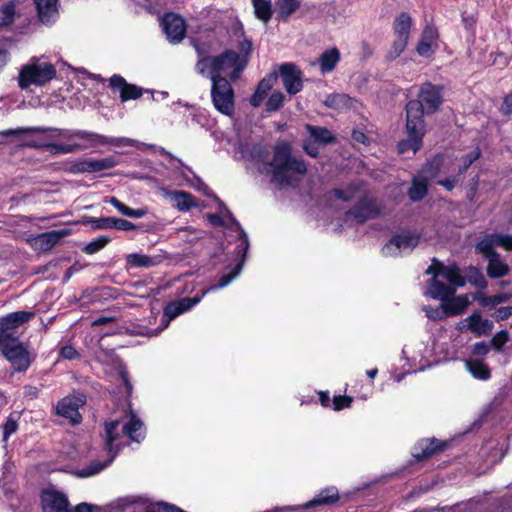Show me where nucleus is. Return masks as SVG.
I'll return each mask as SVG.
<instances>
[{"instance_id": "f257e3e1", "label": "nucleus", "mask_w": 512, "mask_h": 512, "mask_svg": "<svg viewBox=\"0 0 512 512\" xmlns=\"http://www.w3.org/2000/svg\"><path fill=\"white\" fill-rule=\"evenodd\" d=\"M52 133L51 138L59 139H80L85 141L84 144L80 143H46L43 145L45 150L49 151L52 155L58 154H70L75 153L82 149L93 148L97 145H112V146H133L134 140L130 138H110L105 135H101L95 132H90L80 129H61L56 127H22L17 129H9L1 132L3 136H13L19 134H40V133Z\"/></svg>"}, {"instance_id": "f03ea898", "label": "nucleus", "mask_w": 512, "mask_h": 512, "mask_svg": "<svg viewBox=\"0 0 512 512\" xmlns=\"http://www.w3.org/2000/svg\"><path fill=\"white\" fill-rule=\"evenodd\" d=\"M120 420L107 421L104 424V447L109 453L110 458L104 462H93L89 466L75 471V475L79 478H86L98 474L106 468L116 457L121 448L119 439L121 433L127 435L132 441L140 442L145 437V428L143 422L131 412V418L124 423L119 430Z\"/></svg>"}, {"instance_id": "7ed1b4c3", "label": "nucleus", "mask_w": 512, "mask_h": 512, "mask_svg": "<svg viewBox=\"0 0 512 512\" xmlns=\"http://www.w3.org/2000/svg\"><path fill=\"white\" fill-rule=\"evenodd\" d=\"M269 166L272 168V181L280 186L296 185L307 172L304 161L292 156L291 146L285 141L276 143Z\"/></svg>"}, {"instance_id": "20e7f679", "label": "nucleus", "mask_w": 512, "mask_h": 512, "mask_svg": "<svg viewBox=\"0 0 512 512\" xmlns=\"http://www.w3.org/2000/svg\"><path fill=\"white\" fill-rule=\"evenodd\" d=\"M248 59L240 56L234 50L227 49L221 54L212 58L198 59L195 64V71L210 80L214 78H225L222 74L228 75V80L236 81L246 68Z\"/></svg>"}, {"instance_id": "39448f33", "label": "nucleus", "mask_w": 512, "mask_h": 512, "mask_svg": "<svg viewBox=\"0 0 512 512\" xmlns=\"http://www.w3.org/2000/svg\"><path fill=\"white\" fill-rule=\"evenodd\" d=\"M443 103L442 87L430 82L419 89L417 99L410 100L405 107L406 118L426 125L424 115L435 113Z\"/></svg>"}, {"instance_id": "423d86ee", "label": "nucleus", "mask_w": 512, "mask_h": 512, "mask_svg": "<svg viewBox=\"0 0 512 512\" xmlns=\"http://www.w3.org/2000/svg\"><path fill=\"white\" fill-rule=\"evenodd\" d=\"M0 350L11 364L14 372H25L32 364L34 357L23 346L17 336L2 335Z\"/></svg>"}, {"instance_id": "0eeeda50", "label": "nucleus", "mask_w": 512, "mask_h": 512, "mask_svg": "<svg viewBox=\"0 0 512 512\" xmlns=\"http://www.w3.org/2000/svg\"><path fill=\"white\" fill-rule=\"evenodd\" d=\"M56 69L51 63L32 62L24 65L18 75V86L27 89L31 85L44 86L56 77Z\"/></svg>"}, {"instance_id": "6e6552de", "label": "nucleus", "mask_w": 512, "mask_h": 512, "mask_svg": "<svg viewBox=\"0 0 512 512\" xmlns=\"http://www.w3.org/2000/svg\"><path fill=\"white\" fill-rule=\"evenodd\" d=\"M211 82V100L215 109L225 116H232L235 112V94L231 80L217 77Z\"/></svg>"}, {"instance_id": "1a4fd4ad", "label": "nucleus", "mask_w": 512, "mask_h": 512, "mask_svg": "<svg viewBox=\"0 0 512 512\" xmlns=\"http://www.w3.org/2000/svg\"><path fill=\"white\" fill-rule=\"evenodd\" d=\"M230 218H231L232 223L235 225L236 229L240 233L239 244L237 245V250H238V253H242V260L231 270L230 273L222 275L219 278L218 283L216 285H213L210 288H208L206 290L207 292L226 287L227 285H229L232 282L233 279H235L240 274V272L242 270L243 262L246 257V253L249 249V240H248L247 234L241 227L240 223L232 215H230Z\"/></svg>"}, {"instance_id": "9d476101", "label": "nucleus", "mask_w": 512, "mask_h": 512, "mask_svg": "<svg viewBox=\"0 0 512 512\" xmlns=\"http://www.w3.org/2000/svg\"><path fill=\"white\" fill-rule=\"evenodd\" d=\"M420 241L416 233L404 232L394 235L382 248L385 256H398L402 252H411Z\"/></svg>"}, {"instance_id": "9b49d317", "label": "nucleus", "mask_w": 512, "mask_h": 512, "mask_svg": "<svg viewBox=\"0 0 512 512\" xmlns=\"http://www.w3.org/2000/svg\"><path fill=\"white\" fill-rule=\"evenodd\" d=\"M405 132L407 139L401 140L397 145V150L400 154L406 153L409 150L415 154L422 146V140L426 132V125L418 124L406 118Z\"/></svg>"}, {"instance_id": "f8f14e48", "label": "nucleus", "mask_w": 512, "mask_h": 512, "mask_svg": "<svg viewBox=\"0 0 512 512\" xmlns=\"http://www.w3.org/2000/svg\"><path fill=\"white\" fill-rule=\"evenodd\" d=\"M86 400V395L83 393L65 397L58 402L56 412L58 415L69 419L72 424H78L82 419L79 407L83 406Z\"/></svg>"}, {"instance_id": "ddd939ff", "label": "nucleus", "mask_w": 512, "mask_h": 512, "mask_svg": "<svg viewBox=\"0 0 512 512\" xmlns=\"http://www.w3.org/2000/svg\"><path fill=\"white\" fill-rule=\"evenodd\" d=\"M280 76L286 92L290 95L299 93L303 88V73L294 63H283L279 66Z\"/></svg>"}, {"instance_id": "4468645a", "label": "nucleus", "mask_w": 512, "mask_h": 512, "mask_svg": "<svg viewBox=\"0 0 512 512\" xmlns=\"http://www.w3.org/2000/svg\"><path fill=\"white\" fill-rule=\"evenodd\" d=\"M118 161L113 156L101 159L86 158L72 163L70 172L72 173H96L115 167Z\"/></svg>"}, {"instance_id": "2eb2a0df", "label": "nucleus", "mask_w": 512, "mask_h": 512, "mask_svg": "<svg viewBox=\"0 0 512 512\" xmlns=\"http://www.w3.org/2000/svg\"><path fill=\"white\" fill-rule=\"evenodd\" d=\"M109 86L114 92H119L121 102L135 100L143 95L144 89L128 83L124 77L114 74L109 79Z\"/></svg>"}, {"instance_id": "dca6fc26", "label": "nucleus", "mask_w": 512, "mask_h": 512, "mask_svg": "<svg viewBox=\"0 0 512 512\" xmlns=\"http://www.w3.org/2000/svg\"><path fill=\"white\" fill-rule=\"evenodd\" d=\"M163 30L172 43H179L186 34L184 19L175 13H166L162 19Z\"/></svg>"}, {"instance_id": "f3484780", "label": "nucleus", "mask_w": 512, "mask_h": 512, "mask_svg": "<svg viewBox=\"0 0 512 512\" xmlns=\"http://www.w3.org/2000/svg\"><path fill=\"white\" fill-rule=\"evenodd\" d=\"M379 213L376 203L368 197H363L347 211V216L354 218L358 223H364L376 218Z\"/></svg>"}, {"instance_id": "a211bd4d", "label": "nucleus", "mask_w": 512, "mask_h": 512, "mask_svg": "<svg viewBox=\"0 0 512 512\" xmlns=\"http://www.w3.org/2000/svg\"><path fill=\"white\" fill-rule=\"evenodd\" d=\"M43 512H68L69 501L67 496L59 491L45 490L41 495Z\"/></svg>"}, {"instance_id": "6ab92c4d", "label": "nucleus", "mask_w": 512, "mask_h": 512, "mask_svg": "<svg viewBox=\"0 0 512 512\" xmlns=\"http://www.w3.org/2000/svg\"><path fill=\"white\" fill-rule=\"evenodd\" d=\"M445 446V443L440 442L435 438L422 439L413 448L412 455L418 461L424 460L431 457L435 453L442 451Z\"/></svg>"}, {"instance_id": "aec40b11", "label": "nucleus", "mask_w": 512, "mask_h": 512, "mask_svg": "<svg viewBox=\"0 0 512 512\" xmlns=\"http://www.w3.org/2000/svg\"><path fill=\"white\" fill-rule=\"evenodd\" d=\"M164 260L162 255L149 256L141 253H131L126 256V263L131 268H151L160 265Z\"/></svg>"}, {"instance_id": "412c9836", "label": "nucleus", "mask_w": 512, "mask_h": 512, "mask_svg": "<svg viewBox=\"0 0 512 512\" xmlns=\"http://www.w3.org/2000/svg\"><path fill=\"white\" fill-rule=\"evenodd\" d=\"M39 20L43 24H49L57 18L58 3L55 0H34Z\"/></svg>"}, {"instance_id": "4be33fe9", "label": "nucleus", "mask_w": 512, "mask_h": 512, "mask_svg": "<svg viewBox=\"0 0 512 512\" xmlns=\"http://www.w3.org/2000/svg\"><path fill=\"white\" fill-rule=\"evenodd\" d=\"M428 290L426 294L433 298L443 301H446L447 298L451 297L455 293V288L447 285L435 277H432L427 281Z\"/></svg>"}, {"instance_id": "5701e85b", "label": "nucleus", "mask_w": 512, "mask_h": 512, "mask_svg": "<svg viewBox=\"0 0 512 512\" xmlns=\"http://www.w3.org/2000/svg\"><path fill=\"white\" fill-rule=\"evenodd\" d=\"M68 229L52 230L49 232L38 235L35 239V243L39 249L48 251L52 249L59 241L69 235Z\"/></svg>"}, {"instance_id": "b1692460", "label": "nucleus", "mask_w": 512, "mask_h": 512, "mask_svg": "<svg viewBox=\"0 0 512 512\" xmlns=\"http://www.w3.org/2000/svg\"><path fill=\"white\" fill-rule=\"evenodd\" d=\"M469 304L470 301L467 295H459L447 298L446 301H443L441 308L444 309L446 316H456L462 314Z\"/></svg>"}, {"instance_id": "393cba45", "label": "nucleus", "mask_w": 512, "mask_h": 512, "mask_svg": "<svg viewBox=\"0 0 512 512\" xmlns=\"http://www.w3.org/2000/svg\"><path fill=\"white\" fill-rule=\"evenodd\" d=\"M466 321L468 322V329L477 336L488 334L494 328L493 322L489 319H483L479 312L472 313Z\"/></svg>"}, {"instance_id": "a878e982", "label": "nucleus", "mask_w": 512, "mask_h": 512, "mask_svg": "<svg viewBox=\"0 0 512 512\" xmlns=\"http://www.w3.org/2000/svg\"><path fill=\"white\" fill-rule=\"evenodd\" d=\"M340 51L338 48L333 47L325 50L318 58L320 71L325 74L333 71L340 61Z\"/></svg>"}, {"instance_id": "bb28decb", "label": "nucleus", "mask_w": 512, "mask_h": 512, "mask_svg": "<svg viewBox=\"0 0 512 512\" xmlns=\"http://www.w3.org/2000/svg\"><path fill=\"white\" fill-rule=\"evenodd\" d=\"M169 197L173 202L174 206L179 211H188L193 207H197L195 197L186 191H171Z\"/></svg>"}, {"instance_id": "cd10ccee", "label": "nucleus", "mask_w": 512, "mask_h": 512, "mask_svg": "<svg viewBox=\"0 0 512 512\" xmlns=\"http://www.w3.org/2000/svg\"><path fill=\"white\" fill-rule=\"evenodd\" d=\"M339 500V493L336 487L331 486L323 489L318 495H316L311 501H309L305 508H311L320 505H330L336 503Z\"/></svg>"}, {"instance_id": "c85d7f7f", "label": "nucleus", "mask_w": 512, "mask_h": 512, "mask_svg": "<svg viewBox=\"0 0 512 512\" xmlns=\"http://www.w3.org/2000/svg\"><path fill=\"white\" fill-rule=\"evenodd\" d=\"M467 370L471 375L481 381H487L491 377V370L486 363L480 359H469L465 362Z\"/></svg>"}, {"instance_id": "c756f323", "label": "nucleus", "mask_w": 512, "mask_h": 512, "mask_svg": "<svg viewBox=\"0 0 512 512\" xmlns=\"http://www.w3.org/2000/svg\"><path fill=\"white\" fill-rule=\"evenodd\" d=\"M301 6L300 0H277L276 13L279 21L287 22Z\"/></svg>"}, {"instance_id": "7c9ffc66", "label": "nucleus", "mask_w": 512, "mask_h": 512, "mask_svg": "<svg viewBox=\"0 0 512 512\" xmlns=\"http://www.w3.org/2000/svg\"><path fill=\"white\" fill-rule=\"evenodd\" d=\"M256 18L267 24L273 16L271 0H251Z\"/></svg>"}, {"instance_id": "2f4dec72", "label": "nucleus", "mask_w": 512, "mask_h": 512, "mask_svg": "<svg viewBox=\"0 0 512 512\" xmlns=\"http://www.w3.org/2000/svg\"><path fill=\"white\" fill-rule=\"evenodd\" d=\"M499 234H491L482 238L476 245V250L481 253L485 258L489 259L499 255L494 246H497Z\"/></svg>"}, {"instance_id": "473e14b6", "label": "nucleus", "mask_w": 512, "mask_h": 512, "mask_svg": "<svg viewBox=\"0 0 512 512\" xmlns=\"http://www.w3.org/2000/svg\"><path fill=\"white\" fill-rule=\"evenodd\" d=\"M106 202L110 203L114 208H116L119 213L130 218H142L148 213L146 208H130L116 197H110Z\"/></svg>"}, {"instance_id": "72a5a7b5", "label": "nucleus", "mask_w": 512, "mask_h": 512, "mask_svg": "<svg viewBox=\"0 0 512 512\" xmlns=\"http://www.w3.org/2000/svg\"><path fill=\"white\" fill-rule=\"evenodd\" d=\"M443 158L440 155L434 156L432 159L428 160L425 165L422 167L421 171L419 172L420 178H423L424 180L430 181L433 178H435L442 166Z\"/></svg>"}, {"instance_id": "f704fd0d", "label": "nucleus", "mask_w": 512, "mask_h": 512, "mask_svg": "<svg viewBox=\"0 0 512 512\" xmlns=\"http://www.w3.org/2000/svg\"><path fill=\"white\" fill-rule=\"evenodd\" d=\"M412 25V18L407 12H402L395 19L393 30L397 37L409 39V34Z\"/></svg>"}, {"instance_id": "c9c22d12", "label": "nucleus", "mask_w": 512, "mask_h": 512, "mask_svg": "<svg viewBox=\"0 0 512 512\" xmlns=\"http://www.w3.org/2000/svg\"><path fill=\"white\" fill-rule=\"evenodd\" d=\"M441 270V277L446 279L452 286L463 287L465 285V278L461 275L460 269L457 265H443Z\"/></svg>"}, {"instance_id": "e433bc0d", "label": "nucleus", "mask_w": 512, "mask_h": 512, "mask_svg": "<svg viewBox=\"0 0 512 512\" xmlns=\"http://www.w3.org/2000/svg\"><path fill=\"white\" fill-rule=\"evenodd\" d=\"M508 272L509 267L500 259V255L488 259L487 274L490 278H501Z\"/></svg>"}, {"instance_id": "4c0bfd02", "label": "nucleus", "mask_w": 512, "mask_h": 512, "mask_svg": "<svg viewBox=\"0 0 512 512\" xmlns=\"http://www.w3.org/2000/svg\"><path fill=\"white\" fill-rule=\"evenodd\" d=\"M428 192V181L417 176L413 179L408 190V196L413 202L422 200Z\"/></svg>"}, {"instance_id": "58836bf2", "label": "nucleus", "mask_w": 512, "mask_h": 512, "mask_svg": "<svg viewBox=\"0 0 512 512\" xmlns=\"http://www.w3.org/2000/svg\"><path fill=\"white\" fill-rule=\"evenodd\" d=\"M306 130L316 142L321 144H329L335 140V137L332 135V133L325 127H318L308 124L306 125Z\"/></svg>"}, {"instance_id": "ea45409f", "label": "nucleus", "mask_w": 512, "mask_h": 512, "mask_svg": "<svg viewBox=\"0 0 512 512\" xmlns=\"http://www.w3.org/2000/svg\"><path fill=\"white\" fill-rule=\"evenodd\" d=\"M351 98L346 94H330L324 104L332 109H343L350 106Z\"/></svg>"}, {"instance_id": "a19ab883", "label": "nucleus", "mask_w": 512, "mask_h": 512, "mask_svg": "<svg viewBox=\"0 0 512 512\" xmlns=\"http://www.w3.org/2000/svg\"><path fill=\"white\" fill-rule=\"evenodd\" d=\"M111 238L105 235L98 236L94 238L89 243H87L83 248L82 252L88 255H93L100 250H102L107 244H109Z\"/></svg>"}, {"instance_id": "79ce46f5", "label": "nucleus", "mask_w": 512, "mask_h": 512, "mask_svg": "<svg viewBox=\"0 0 512 512\" xmlns=\"http://www.w3.org/2000/svg\"><path fill=\"white\" fill-rule=\"evenodd\" d=\"M474 299L479 302V304L485 308H493L500 303H503L507 300L505 295H494V296H485L482 293H476L474 295Z\"/></svg>"}, {"instance_id": "37998d69", "label": "nucleus", "mask_w": 512, "mask_h": 512, "mask_svg": "<svg viewBox=\"0 0 512 512\" xmlns=\"http://www.w3.org/2000/svg\"><path fill=\"white\" fill-rule=\"evenodd\" d=\"M82 223L85 225H90L94 230L111 229L113 217L94 218L85 216Z\"/></svg>"}, {"instance_id": "c03bdc74", "label": "nucleus", "mask_w": 512, "mask_h": 512, "mask_svg": "<svg viewBox=\"0 0 512 512\" xmlns=\"http://www.w3.org/2000/svg\"><path fill=\"white\" fill-rule=\"evenodd\" d=\"M467 280L471 285H474L479 288L487 287V280L485 279L482 272L475 267H470L467 273Z\"/></svg>"}, {"instance_id": "a18cd8bd", "label": "nucleus", "mask_w": 512, "mask_h": 512, "mask_svg": "<svg viewBox=\"0 0 512 512\" xmlns=\"http://www.w3.org/2000/svg\"><path fill=\"white\" fill-rule=\"evenodd\" d=\"M16 12V1L11 0L1 7V13L3 14L2 24L11 25L14 22V16Z\"/></svg>"}, {"instance_id": "49530a36", "label": "nucleus", "mask_w": 512, "mask_h": 512, "mask_svg": "<svg viewBox=\"0 0 512 512\" xmlns=\"http://www.w3.org/2000/svg\"><path fill=\"white\" fill-rule=\"evenodd\" d=\"M278 80V73L277 71H272L269 74H267L258 84L257 89L258 91L268 95V92L273 88V86L276 84Z\"/></svg>"}, {"instance_id": "de8ad7c7", "label": "nucleus", "mask_w": 512, "mask_h": 512, "mask_svg": "<svg viewBox=\"0 0 512 512\" xmlns=\"http://www.w3.org/2000/svg\"><path fill=\"white\" fill-rule=\"evenodd\" d=\"M250 156L253 160L267 164L269 166L270 153L269 151L262 145H254L251 148Z\"/></svg>"}, {"instance_id": "09e8293b", "label": "nucleus", "mask_w": 512, "mask_h": 512, "mask_svg": "<svg viewBox=\"0 0 512 512\" xmlns=\"http://www.w3.org/2000/svg\"><path fill=\"white\" fill-rule=\"evenodd\" d=\"M284 102V95L281 91H274L266 102V111L275 112L278 111Z\"/></svg>"}, {"instance_id": "8fccbe9b", "label": "nucleus", "mask_w": 512, "mask_h": 512, "mask_svg": "<svg viewBox=\"0 0 512 512\" xmlns=\"http://www.w3.org/2000/svg\"><path fill=\"white\" fill-rule=\"evenodd\" d=\"M408 43V39L403 37H397L393 41L391 50L389 51L387 57L389 60H394L401 55V53L405 50Z\"/></svg>"}, {"instance_id": "3c124183", "label": "nucleus", "mask_w": 512, "mask_h": 512, "mask_svg": "<svg viewBox=\"0 0 512 512\" xmlns=\"http://www.w3.org/2000/svg\"><path fill=\"white\" fill-rule=\"evenodd\" d=\"M508 340H509L508 331L501 330L492 337V339L490 341V346H492L493 349H495L496 351L502 352L503 347L508 342Z\"/></svg>"}, {"instance_id": "603ef678", "label": "nucleus", "mask_w": 512, "mask_h": 512, "mask_svg": "<svg viewBox=\"0 0 512 512\" xmlns=\"http://www.w3.org/2000/svg\"><path fill=\"white\" fill-rule=\"evenodd\" d=\"M206 293L207 291L204 290L202 291L201 295H197L194 297H184L180 300H177L181 309H183V313L189 311L192 307L198 304Z\"/></svg>"}, {"instance_id": "864d4df0", "label": "nucleus", "mask_w": 512, "mask_h": 512, "mask_svg": "<svg viewBox=\"0 0 512 512\" xmlns=\"http://www.w3.org/2000/svg\"><path fill=\"white\" fill-rule=\"evenodd\" d=\"M164 316L167 317L169 320L175 319L179 315L183 313V309H181L180 305L177 301L169 302L164 307Z\"/></svg>"}, {"instance_id": "5fc2aeb1", "label": "nucleus", "mask_w": 512, "mask_h": 512, "mask_svg": "<svg viewBox=\"0 0 512 512\" xmlns=\"http://www.w3.org/2000/svg\"><path fill=\"white\" fill-rule=\"evenodd\" d=\"M112 228L120 231H130L137 228V226L125 219L113 217Z\"/></svg>"}, {"instance_id": "6e6d98bb", "label": "nucleus", "mask_w": 512, "mask_h": 512, "mask_svg": "<svg viewBox=\"0 0 512 512\" xmlns=\"http://www.w3.org/2000/svg\"><path fill=\"white\" fill-rule=\"evenodd\" d=\"M353 399L348 396L337 395L333 398L334 410L340 411L343 408L350 407Z\"/></svg>"}, {"instance_id": "4d7b16f0", "label": "nucleus", "mask_w": 512, "mask_h": 512, "mask_svg": "<svg viewBox=\"0 0 512 512\" xmlns=\"http://www.w3.org/2000/svg\"><path fill=\"white\" fill-rule=\"evenodd\" d=\"M193 47L195 48V51L197 55L199 56V59L203 58H212L213 56L209 55L210 46L205 43H200L196 40L192 42Z\"/></svg>"}, {"instance_id": "13d9d810", "label": "nucleus", "mask_w": 512, "mask_h": 512, "mask_svg": "<svg viewBox=\"0 0 512 512\" xmlns=\"http://www.w3.org/2000/svg\"><path fill=\"white\" fill-rule=\"evenodd\" d=\"M437 37H438L437 28L432 25H426L422 32L421 39L426 40L427 42L433 43V41L436 40Z\"/></svg>"}, {"instance_id": "bf43d9fd", "label": "nucleus", "mask_w": 512, "mask_h": 512, "mask_svg": "<svg viewBox=\"0 0 512 512\" xmlns=\"http://www.w3.org/2000/svg\"><path fill=\"white\" fill-rule=\"evenodd\" d=\"M17 428H18L17 421L12 418H8L7 421L5 422V424L3 425L4 440H6L10 435L15 433L17 431Z\"/></svg>"}, {"instance_id": "052dcab7", "label": "nucleus", "mask_w": 512, "mask_h": 512, "mask_svg": "<svg viewBox=\"0 0 512 512\" xmlns=\"http://www.w3.org/2000/svg\"><path fill=\"white\" fill-rule=\"evenodd\" d=\"M490 347V344L485 341L477 342L472 347V353L477 356H485L490 351Z\"/></svg>"}, {"instance_id": "680f3d73", "label": "nucleus", "mask_w": 512, "mask_h": 512, "mask_svg": "<svg viewBox=\"0 0 512 512\" xmlns=\"http://www.w3.org/2000/svg\"><path fill=\"white\" fill-rule=\"evenodd\" d=\"M512 315V307L505 306L498 308L494 313V318L496 321H503L508 319Z\"/></svg>"}, {"instance_id": "e2e57ef3", "label": "nucleus", "mask_w": 512, "mask_h": 512, "mask_svg": "<svg viewBox=\"0 0 512 512\" xmlns=\"http://www.w3.org/2000/svg\"><path fill=\"white\" fill-rule=\"evenodd\" d=\"M60 355L64 359H68V360H73V359H76L79 357V353L77 352V350L73 346H70V345H66V346L62 347L60 350Z\"/></svg>"}, {"instance_id": "0e129e2a", "label": "nucleus", "mask_w": 512, "mask_h": 512, "mask_svg": "<svg viewBox=\"0 0 512 512\" xmlns=\"http://www.w3.org/2000/svg\"><path fill=\"white\" fill-rule=\"evenodd\" d=\"M480 155H481L480 150L476 149V150L472 151L471 153L464 155L461 158L462 164L464 166H466L467 168H469L480 157Z\"/></svg>"}, {"instance_id": "69168bd1", "label": "nucleus", "mask_w": 512, "mask_h": 512, "mask_svg": "<svg viewBox=\"0 0 512 512\" xmlns=\"http://www.w3.org/2000/svg\"><path fill=\"white\" fill-rule=\"evenodd\" d=\"M431 42L421 39L417 44L416 51L420 56H430L431 54Z\"/></svg>"}, {"instance_id": "338daca9", "label": "nucleus", "mask_w": 512, "mask_h": 512, "mask_svg": "<svg viewBox=\"0 0 512 512\" xmlns=\"http://www.w3.org/2000/svg\"><path fill=\"white\" fill-rule=\"evenodd\" d=\"M497 246L512 250V234H499Z\"/></svg>"}, {"instance_id": "774afa93", "label": "nucleus", "mask_w": 512, "mask_h": 512, "mask_svg": "<svg viewBox=\"0 0 512 512\" xmlns=\"http://www.w3.org/2000/svg\"><path fill=\"white\" fill-rule=\"evenodd\" d=\"M501 112L503 115H511L512 114V93L506 95L504 97L502 106H501Z\"/></svg>"}]
</instances>
